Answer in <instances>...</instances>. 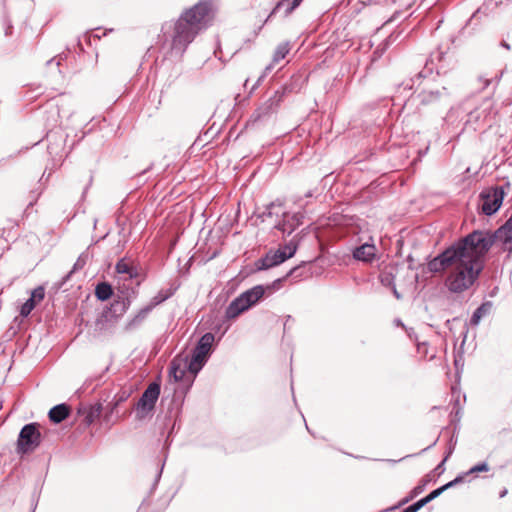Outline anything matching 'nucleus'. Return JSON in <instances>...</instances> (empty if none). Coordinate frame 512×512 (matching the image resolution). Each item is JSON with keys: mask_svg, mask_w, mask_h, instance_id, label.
I'll use <instances>...</instances> for the list:
<instances>
[{"mask_svg": "<svg viewBox=\"0 0 512 512\" xmlns=\"http://www.w3.org/2000/svg\"><path fill=\"white\" fill-rule=\"evenodd\" d=\"M492 309V304L490 302H485L481 306H479L473 313L471 317V324L478 325L481 319L490 313Z\"/></svg>", "mask_w": 512, "mask_h": 512, "instance_id": "nucleus-19", "label": "nucleus"}, {"mask_svg": "<svg viewBox=\"0 0 512 512\" xmlns=\"http://www.w3.org/2000/svg\"><path fill=\"white\" fill-rule=\"evenodd\" d=\"M124 399H125V396H121V397L119 398V400L115 403V405H117L120 401H123Z\"/></svg>", "mask_w": 512, "mask_h": 512, "instance_id": "nucleus-42", "label": "nucleus"}, {"mask_svg": "<svg viewBox=\"0 0 512 512\" xmlns=\"http://www.w3.org/2000/svg\"><path fill=\"white\" fill-rule=\"evenodd\" d=\"M175 288H169L167 290H160L152 299L151 302L147 305L148 307H151V310L155 308L157 305L161 304L162 302L169 299L174 293Z\"/></svg>", "mask_w": 512, "mask_h": 512, "instance_id": "nucleus-21", "label": "nucleus"}, {"mask_svg": "<svg viewBox=\"0 0 512 512\" xmlns=\"http://www.w3.org/2000/svg\"><path fill=\"white\" fill-rule=\"evenodd\" d=\"M151 311V307L148 306L140 309L133 318L127 321L124 327L125 331H133L140 327Z\"/></svg>", "mask_w": 512, "mask_h": 512, "instance_id": "nucleus-16", "label": "nucleus"}, {"mask_svg": "<svg viewBox=\"0 0 512 512\" xmlns=\"http://www.w3.org/2000/svg\"><path fill=\"white\" fill-rule=\"evenodd\" d=\"M394 280H395V276H394V273H393V268L384 269L381 272V274H380V282H381L382 285H384L386 287H391V286H393L395 284Z\"/></svg>", "mask_w": 512, "mask_h": 512, "instance_id": "nucleus-23", "label": "nucleus"}, {"mask_svg": "<svg viewBox=\"0 0 512 512\" xmlns=\"http://www.w3.org/2000/svg\"><path fill=\"white\" fill-rule=\"evenodd\" d=\"M477 81L480 84L479 91L485 90L491 83V79L488 78L486 75H480L477 79Z\"/></svg>", "mask_w": 512, "mask_h": 512, "instance_id": "nucleus-27", "label": "nucleus"}, {"mask_svg": "<svg viewBox=\"0 0 512 512\" xmlns=\"http://www.w3.org/2000/svg\"><path fill=\"white\" fill-rule=\"evenodd\" d=\"M187 372L192 375L191 362L187 357L176 356L171 361L169 376L173 378L175 382H179L184 379Z\"/></svg>", "mask_w": 512, "mask_h": 512, "instance_id": "nucleus-10", "label": "nucleus"}, {"mask_svg": "<svg viewBox=\"0 0 512 512\" xmlns=\"http://www.w3.org/2000/svg\"><path fill=\"white\" fill-rule=\"evenodd\" d=\"M40 192H37V191H31L30 193V202L28 204V207H32L38 200L39 196H40Z\"/></svg>", "mask_w": 512, "mask_h": 512, "instance_id": "nucleus-32", "label": "nucleus"}, {"mask_svg": "<svg viewBox=\"0 0 512 512\" xmlns=\"http://www.w3.org/2000/svg\"><path fill=\"white\" fill-rule=\"evenodd\" d=\"M53 136H54V135H53L52 133H48V134H47V138H48V139H51Z\"/></svg>", "mask_w": 512, "mask_h": 512, "instance_id": "nucleus-43", "label": "nucleus"}, {"mask_svg": "<svg viewBox=\"0 0 512 512\" xmlns=\"http://www.w3.org/2000/svg\"><path fill=\"white\" fill-rule=\"evenodd\" d=\"M38 428L39 425L37 423H30L21 429L17 440L18 453H29L40 445L41 433Z\"/></svg>", "mask_w": 512, "mask_h": 512, "instance_id": "nucleus-7", "label": "nucleus"}, {"mask_svg": "<svg viewBox=\"0 0 512 512\" xmlns=\"http://www.w3.org/2000/svg\"><path fill=\"white\" fill-rule=\"evenodd\" d=\"M297 269H298L297 267H295V268L291 269V270L287 273L286 277H289V276L293 275V274H294V272H295Z\"/></svg>", "mask_w": 512, "mask_h": 512, "instance_id": "nucleus-39", "label": "nucleus"}, {"mask_svg": "<svg viewBox=\"0 0 512 512\" xmlns=\"http://www.w3.org/2000/svg\"><path fill=\"white\" fill-rule=\"evenodd\" d=\"M62 58L59 56V57H55V58H52L50 59L49 61H47V64H50L54 61H56V65L59 66L60 65V62H61Z\"/></svg>", "mask_w": 512, "mask_h": 512, "instance_id": "nucleus-35", "label": "nucleus"}, {"mask_svg": "<svg viewBox=\"0 0 512 512\" xmlns=\"http://www.w3.org/2000/svg\"><path fill=\"white\" fill-rule=\"evenodd\" d=\"M404 88H405V89H406V88H407V89H412V86H409L408 84H406V85L404 86Z\"/></svg>", "mask_w": 512, "mask_h": 512, "instance_id": "nucleus-44", "label": "nucleus"}, {"mask_svg": "<svg viewBox=\"0 0 512 512\" xmlns=\"http://www.w3.org/2000/svg\"><path fill=\"white\" fill-rule=\"evenodd\" d=\"M268 73H269V72H266V71H265V72H264V75H263V76H260V79H263V77H264L266 74H268Z\"/></svg>", "mask_w": 512, "mask_h": 512, "instance_id": "nucleus-46", "label": "nucleus"}, {"mask_svg": "<svg viewBox=\"0 0 512 512\" xmlns=\"http://www.w3.org/2000/svg\"><path fill=\"white\" fill-rule=\"evenodd\" d=\"M470 234H478L475 238L487 242V252L494 243H501L504 251L512 253V215L495 232L475 230Z\"/></svg>", "mask_w": 512, "mask_h": 512, "instance_id": "nucleus-3", "label": "nucleus"}, {"mask_svg": "<svg viewBox=\"0 0 512 512\" xmlns=\"http://www.w3.org/2000/svg\"><path fill=\"white\" fill-rule=\"evenodd\" d=\"M421 77H422V74L419 73L416 78H417V80H419Z\"/></svg>", "mask_w": 512, "mask_h": 512, "instance_id": "nucleus-45", "label": "nucleus"}, {"mask_svg": "<svg viewBox=\"0 0 512 512\" xmlns=\"http://www.w3.org/2000/svg\"><path fill=\"white\" fill-rule=\"evenodd\" d=\"M69 406L62 403L54 406L49 411V419L53 423H61L63 420H65L69 416Z\"/></svg>", "mask_w": 512, "mask_h": 512, "instance_id": "nucleus-17", "label": "nucleus"}, {"mask_svg": "<svg viewBox=\"0 0 512 512\" xmlns=\"http://www.w3.org/2000/svg\"><path fill=\"white\" fill-rule=\"evenodd\" d=\"M303 0H279L273 9L272 14L278 12L281 8H285V15H289L295 8H297Z\"/></svg>", "mask_w": 512, "mask_h": 512, "instance_id": "nucleus-20", "label": "nucleus"}, {"mask_svg": "<svg viewBox=\"0 0 512 512\" xmlns=\"http://www.w3.org/2000/svg\"><path fill=\"white\" fill-rule=\"evenodd\" d=\"M463 481V476H458L456 477L454 480L448 482L447 484L443 485L442 488L443 490H447L448 488H451L453 486H455L456 484L460 483Z\"/></svg>", "mask_w": 512, "mask_h": 512, "instance_id": "nucleus-31", "label": "nucleus"}, {"mask_svg": "<svg viewBox=\"0 0 512 512\" xmlns=\"http://www.w3.org/2000/svg\"><path fill=\"white\" fill-rule=\"evenodd\" d=\"M265 287L256 285L235 298L226 309L227 318L233 319L255 305L265 294Z\"/></svg>", "mask_w": 512, "mask_h": 512, "instance_id": "nucleus-4", "label": "nucleus"}, {"mask_svg": "<svg viewBox=\"0 0 512 512\" xmlns=\"http://www.w3.org/2000/svg\"><path fill=\"white\" fill-rule=\"evenodd\" d=\"M446 95V89H429L422 90L417 98L422 105H432L439 102Z\"/></svg>", "mask_w": 512, "mask_h": 512, "instance_id": "nucleus-13", "label": "nucleus"}, {"mask_svg": "<svg viewBox=\"0 0 512 512\" xmlns=\"http://www.w3.org/2000/svg\"><path fill=\"white\" fill-rule=\"evenodd\" d=\"M302 213H286L284 214L282 222L277 225V228L284 234L290 235L298 226L302 224Z\"/></svg>", "mask_w": 512, "mask_h": 512, "instance_id": "nucleus-11", "label": "nucleus"}, {"mask_svg": "<svg viewBox=\"0 0 512 512\" xmlns=\"http://www.w3.org/2000/svg\"><path fill=\"white\" fill-rule=\"evenodd\" d=\"M101 413V405H98L95 408H92L90 413L87 415L86 420L88 423H92L94 418L98 417Z\"/></svg>", "mask_w": 512, "mask_h": 512, "instance_id": "nucleus-28", "label": "nucleus"}, {"mask_svg": "<svg viewBox=\"0 0 512 512\" xmlns=\"http://www.w3.org/2000/svg\"><path fill=\"white\" fill-rule=\"evenodd\" d=\"M290 51L289 42L280 43L273 54L272 63L266 66L265 71L270 72L273 66L283 60Z\"/></svg>", "mask_w": 512, "mask_h": 512, "instance_id": "nucleus-18", "label": "nucleus"}, {"mask_svg": "<svg viewBox=\"0 0 512 512\" xmlns=\"http://www.w3.org/2000/svg\"><path fill=\"white\" fill-rule=\"evenodd\" d=\"M298 248V242L294 239H291L288 243L281 246L276 251H269L264 257L258 259L255 262V267L257 270H267L277 265L282 264L287 259L292 258Z\"/></svg>", "mask_w": 512, "mask_h": 512, "instance_id": "nucleus-5", "label": "nucleus"}, {"mask_svg": "<svg viewBox=\"0 0 512 512\" xmlns=\"http://www.w3.org/2000/svg\"><path fill=\"white\" fill-rule=\"evenodd\" d=\"M444 492L442 486L433 490L430 494H428L426 497L420 499L421 501H424L423 504L424 506L426 504H428L429 502H431L432 500H434L435 498H437L439 495H441L442 493Z\"/></svg>", "mask_w": 512, "mask_h": 512, "instance_id": "nucleus-25", "label": "nucleus"}, {"mask_svg": "<svg viewBox=\"0 0 512 512\" xmlns=\"http://www.w3.org/2000/svg\"><path fill=\"white\" fill-rule=\"evenodd\" d=\"M393 291V294L394 296L397 298V299H400L401 298V295L398 293L396 287H395V284L393 286L390 287Z\"/></svg>", "mask_w": 512, "mask_h": 512, "instance_id": "nucleus-36", "label": "nucleus"}, {"mask_svg": "<svg viewBox=\"0 0 512 512\" xmlns=\"http://www.w3.org/2000/svg\"><path fill=\"white\" fill-rule=\"evenodd\" d=\"M30 298H33L34 299V302L36 300L40 301L44 298V290L43 288L39 287V288H36L33 292H32V295Z\"/></svg>", "mask_w": 512, "mask_h": 512, "instance_id": "nucleus-30", "label": "nucleus"}, {"mask_svg": "<svg viewBox=\"0 0 512 512\" xmlns=\"http://www.w3.org/2000/svg\"><path fill=\"white\" fill-rule=\"evenodd\" d=\"M452 451H453V449H452V448H450V449H449V451H448V453H447V455H446V456H445V458L443 459L442 463H441V464H439L438 468L442 467L443 463H444V462L449 458V456L452 454Z\"/></svg>", "mask_w": 512, "mask_h": 512, "instance_id": "nucleus-37", "label": "nucleus"}, {"mask_svg": "<svg viewBox=\"0 0 512 512\" xmlns=\"http://www.w3.org/2000/svg\"><path fill=\"white\" fill-rule=\"evenodd\" d=\"M504 196L505 191L501 186L484 189L479 195L482 201V212L487 216H491L496 213L502 205Z\"/></svg>", "mask_w": 512, "mask_h": 512, "instance_id": "nucleus-8", "label": "nucleus"}, {"mask_svg": "<svg viewBox=\"0 0 512 512\" xmlns=\"http://www.w3.org/2000/svg\"><path fill=\"white\" fill-rule=\"evenodd\" d=\"M212 18V5L201 1L185 10L175 22L162 26L163 46L171 53L182 56L195 37L208 27Z\"/></svg>", "mask_w": 512, "mask_h": 512, "instance_id": "nucleus-2", "label": "nucleus"}, {"mask_svg": "<svg viewBox=\"0 0 512 512\" xmlns=\"http://www.w3.org/2000/svg\"><path fill=\"white\" fill-rule=\"evenodd\" d=\"M283 98V92L275 91L274 94L257 110V118H260L262 116H265L271 112H273L279 105V103L282 101Z\"/></svg>", "mask_w": 512, "mask_h": 512, "instance_id": "nucleus-14", "label": "nucleus"}, {"mask_svg": "<svg viewBox=\"0 0 512 512\" xmlns=\"http://www.w3.org/2000/svg\"><path fill=\"white\" fill-rule=\"evenodd\" d=\"M507 494V489H504L500 492V497H504Z\"/></svg>", "mask_w": 512, "mask_h": 512, "instance_id": "nucleus-40", "label": "nucleus"}, {"mask_svg": "<svg viewBox=\"0 0 512 512\" xmlns=\"http://www.w3.org/2000/svg\"><path fill=\"white\" fill-rule=\"evenodd\" d=\"M425 484L423 485H419V486H416L414 489H413V492L415 495L419 494L422 492L423 488H424Z\"/></svg>", "mask_w": 512, "mask_h": 512, "instance_id": "nucleus-34", "label": "nucleus"}, {"mask_svg": "<svg viewBox=\"0 0 512 512\" xmlns=\"http://www.w3.org/2000/svg\"><path fill=\"white\" fill-rule=\"evenodd\" d=\"M489 465L486 462H482L479 464H476L475 466L471 467L470 470L466 473L467 475L478 473V472H487L489 471Z\"/></svg>", "mask_w": 512, "mask_h": 512, "instance_id": "nucleus-26", "label": "nucleus"}, {"mask_svg": "<svg viewBox=\"0 0 512 512\" xmlns=\"http://www.w3.org/2000/svg\"><path fill=\"white\" fill-rule=\"evenodd\" d=\"M115 270L118 274L125 275V280L137 278L139 276L137 268L125 258L116 263Z\"/></svg>", "mask_w": 512, "mask_h": 512, "instance_id": "nucleus-15", "label": "nucleus"}, {"mask_svg": "<svg viewBox=\"0 0 512 512\" xmlns=\"http://www.w3.org/2000/svg\"><path fill=\"white\" fill-rule=\"evenodd\" d=\"M353 257L358 261L370 263L376 257V247L374 244L364 243L353 250Z\"/></svg>", "mask_w": 512, "mask_h": 512, "instance_id": "nucleus-12", "label": "nucleus"}, {"mask_svg": "<svg viewBox=\"0 0 512 512\" xmlns=\"http://www.w3.org/2000/svg\"><path fill=\"white\" fill-rule=\"evenodd\" d=\"M10 29H11V26H8V27H7V29H6V32H5V34H6V35H9V34H11V31H10Z\"/></svg>", "mask_w": 512, "mask_h": 512, "instance_id": "nucleus-41", "label": "nucleus"}, {"mask_svg": "<svg viewBox=\"0 0 512 512\" xmlns=\"http://www.w3.org/2000/svg\"><path fill=\"white\" fill-rule=\"evenodd\" d=\"M477 235L468 234L427 263L431 273L447 272L444 285L451 293L469 290L484 269L487 242Z\"/></svg>", "mask_w": 512, "mask_h": 512, "instance_id": "nucleus-1", "label": "nucleus"}, {"mask_svg": "<svg viewBox=\"0 0 512 512\" xmlns=\"http://www.w3.org/2000/svg\"><path fill=\"white\" fill-rule=\"evenodd\" d=\"M35 307V302L33 298H29L20 308V315L22 317H27L31 311Z\"/></svg>", "mask_w": 512, "mask_h": 512, "instance_id": "nucleus-24", "label": "nucleus"}, {"mask_svg": "<svg viewBox=\"0 0 512 512\" xmlns=\"http://www.w3.org/2000/svg\"><path fill=\"white\" fill-rule=\"evenodd\" d=\"M423 502L424 501L419 500L416 503L405 508L402 512H417L419 509H421L424 506Z\"/></svg>", "mask_w": 512, "mask_h": 512, "instance_id": "nucleus-29", "label": "nucleus"}, {"mask_svg": "<svg viewBox=\"0 0 512 512\" xmlns=\"http://www.w3.org/2000/svg\"><path fill=\"white\" fill-rule=\"evenodd\" d=\"M95 295L101 301H105V300L109 299L112 295L111 285H109L108 283H105V282L99 283L96 286Z\"/></svg>", "mask_w": 512, "mask_h": 512, "instance_id": "nucleus-22", "label": "nucleus"}, {"mask_svg": "<svg viewBox=\"0 0 512 512\" xmlns=\"http://www.w3.org/2000/svg\"><path fill=\"white\" fill-rule=\"evenodd\" d=\"M61 147H62V139H60V144L58 145V148H61ZM47 149H48V153L52 156H56L58 154L57 147H54L53 145H48Z\"/></svg>", "mask_w": 512, "mask_h": 512, "instance_id": "nucleus-33", "label": "nucleus"}, {"mask_svg": "<svg viewBox=\"0 0 512 512\" xmlns=\"http://www.w3.org/2000/svg\"><path fill=\"white\" fill-rule=\"evenodd\" d=\"M501 46H502V47H504V48H505V49H507V50H509V49H510V45H509L507 42H505V41H502V42H501Z\"/></svg>", "mask_w": 512, "mask_h": 512, "instance_id": "nucleus-38", "label": "nucleus"}, {"mask_svg": "<svg viewBox=\"0 0 512 512\" xmlns=\"http://www.w3.org/2000/svg\"><path fill=\"white\" fill-rule=\"evenodd\" d=\"M160 395V385L153 382L141 395L136 405V417L139 420L146 418L155 408Z\"/></svg>", "mask_w": 512, "mask_h": 512, "instance_id": "nucleus-9", "label": "nucleus"}, {"mask_svg": "<svg viewBox=\"0 0 512 512\" xmlns=\"http://www.w3.org/2000/svg\"><path fill=\"white\" fill-rule=\"evenodd\" d=\"M215 337L212 333H205L198 341L196 347L193 350L192 357L189 360L192 367V377L194 378L199 371L206 364L210 353L212 351V345Z\"/></svg>", "mask_w": 512, "mask_h": 512, "instance_id": "nucleus-6", "label": "nucleus"}]
</instances>
